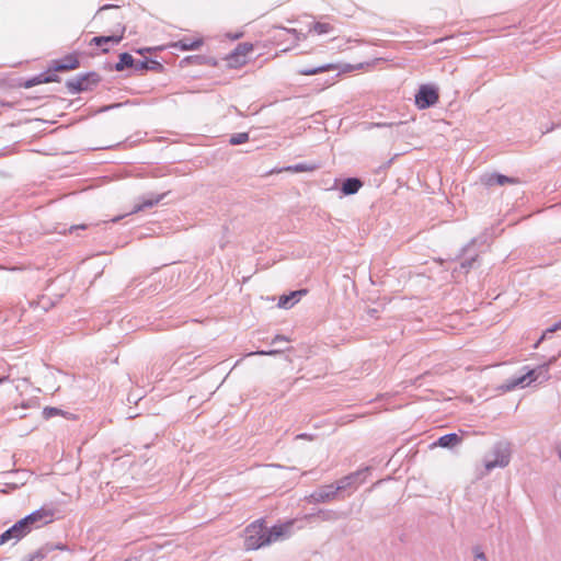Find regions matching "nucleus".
<instances>
[{
  "label": "nucleus",
  "mask_w": 561,
  "mask_h": 561,
  "mask_svg": "<svg viewBox=\"0 0 561 561\" xmlns=\"http://www.w3.org/2000/svg\"><path fill=\"white\" fill-rule=\"evenodd\" d=\"M14 525L16 526L20 536L23 538L32 531L30 524L24 519V517L18 520Z\"/></svg>",
  "instance_id": "7c9ffc66"
},
{
  "label": "nucleus",
  "mask_w": 561,
  "mask_h": 561,
  "mask_svg": "<svg viewBox=\"0 0 561 561\" xmlns=\"http://www.w3.org/2000/svg\"><path fill=\"white\" fill-rule=\"evenodd\" d=\"M8 541H9V539H8L7 535H5V533H2L0 535V546L5 543V542H8Z\"/></svg>",
  "instance_id": "a19ab883"
},
{
  "label": "nucleus",
  "mask_w": 561,
  "mask_h": 561,
  "mask_svg": "<svg viewBox=\"0 0 561 561\" xmlns=\"http://www.w3.org/2000/svg\"><path fill=\"white\" fill-rule=\"evenodd\" d=\"M339 488L336 484L323 485L316 490L311 495V501L314 503H324L333 500L337 494Z\"/></svg>",
  "instance_id": "4468645a"
},
{
  "label": "nucleus",
  "mask_w": 561,
  "mask_h": 561,
  "mask_svg": "<svg viewBox=\"0 0 561 561\" xmlns=\"http://www.w3.org/2000/svg\"><path fill=\"white\" fill-rule=\"evenodd\" d=\"M169 194V192H165V193H162V194H153V193H150L148 194L147 196H142L141 197V202L136 204L133 208V210L130 211V214H136V213H139V211H142L147 208H151L153 206H156L158 203H160L167 195Z\"/></svg>",
  "instance_id": "dca6fc26"
},
{
  "label": "nucleus",
  "mask_w": 561,
  "mask_h": 561,
  "mask_svg": "<svg viewBox=\"0 0 561 561\" xmlns=\"http://www.w3.org/2000/svg\"><path fill=\"white\" fill-rule=\"evenodd\" d=\"M369 471V467H366L364 469H359L355 472H352L342 479H340L335 484L339 488V491H345L352 486H356L357 484L362 483L365 478L366 473Z\"/></svg>",
  "instance_id": "9b49d317"
},
{
  "label": "nucleus",
  "mask_w": 561,
  "mask_h": 561,
  "mask_svg": "<svg viewBox=\"0 0 561 561\" xmlns=\"http://www.w3.org/2000/svg\"><path fill=\"white\" fill-rule=\"evenodd\" d=\"M318 516L323 520H336L339 518L337 512L332 510H320Z\"/></svg>",
  "instance_id": "473e14b6"
},
{
  "label": "nucleus",
  "mask_w": 561,
  "mask_h": 561,
  "mask_svg": "<svg viewBox=\"0 0 561 561\" xmlns=\"http://www.w3.org/2000/svg\"><path fill=\"white\" fill-rule=\"evenodd\" d=\"M462 440V437L456 433H448V434H445L443 436H440L437 442H436V445L437 446H440L443 448H453L457 445H459Z\"/></svg>",
  "instance_id": "b1692460"
},
{
  "label": "nucleus",
  "mask_w": 561,
  "mask_h": 561,
  "mask_svg": "<svg viewBox=\"0 0 561 561\" xmlns=\"http://www.w3.org/2000/svg\"><path fill=\"white\" fill-rule=\"evenodd\" d=\"M556 362H557V357L552 356L547 363H545L542 365H539L536 368L527 369V371H534L531 381L533 382L539 381L541 383L542 381L548 380L549 377H550L549 376V368Z\"/></svg>",
  "instance_id": "f3484780"
},
{
  "label": "nucleus",
  "mask_w": 561,
  "mask_h": 561,
  "mask_svg": "<svg viewBox=\"0 0 561 561\" xmlns=\"http://www.w3.org/2000/svg\"><path fill=\"white\" fill-rule=\"evenodd\" d=\"M121 219V217H116L113 219L114 222L118 221Z\"/></svg>",
  "instance_id": "09e8293b"
},
{
  "label": "nucleus",
  "mask_w": 561,
  "mask_h": 561,
  "mask_svg": "<svg viewBox=\"0 0 561 561\" xmlns=\"http://www.w3.org/2000/svg\"><path fill=\"white\" fill-rule=\"evenodd\" d=\"M289 350L288 347L286 348H283V347H276V348H273V350H268V351H257L255 354L257 355H266V356H274V355H277V354H280L285 351Z\"/></svg>",
  "instance_id": "f704fd0d"
},
{
  "label": "nucleus",
  "mask_w": 561,
  "mask_h": 561,
  "mask_svg": "<svg viewBox=\"0 0 561 561\" xmlns=\"http://www.w3.org/2000/svg\"><path fill=\"white\" fill-rule=\"evenodd\" d=\"M19 85L23 87L25 89H30V88H33V87L37 85V83H36L35 77H32V78L21 82Z\"/></svg>",
  "instance_id": "c9c22d12"
},
{
  "label": "nucleus",
  "mask_w": 561,
  "mask_h": 561,
  "mask_svg": "<svg viewBox=\"0 0 561 561\" xmlns=\"http://www.w3.org/2000/svg\"><path fill=\"white\" fill-rule=\"evenodd\" d=\"M79 229H81V230L87 229V225L71 226V227H70V229H69V231H70V232H73V231L79 230Z\"/></svg>",
  "instance_id": "ea45409f"
},
{
  "label": "nucleus",
  "mask_w": 561,
  "mask_h": 561,
  "mask_svg": "<svg viewBox=\"0 0 561 561\" xmlns=\"http://www.w3.org/2000/svg\"><path fill=\"white\" fill-rule=\"evenodd\" d=\"M202 45H203L202 38L191 39V38L184 37L182 39H179L178 42L171 43L169 46L172 48L182 50V51H187V50L198 49Z\"/></svg>",
  "instance_id": "6ab92c4d"
},
{
  "label": "nucleus",
  "mask_w": 561,
  "mask_h": 561,
  "mask_svg": "<svg viewBox=\"0 0 561 561\" xmlns=\"http://www.w3.org/2000/svg\"><path fill=\"white\" fill-rule=\"evenodd\" d=\"M5 380H8V377H5V376L0 377V385L3 383Z\"/></svg>",
  "instance_id": "a18cd8bd"
},
{
  "label": "nucleus",
  "mask_w": 561,
  "mask_h": 561,
  "mask_svg": "<svg viewBox=\"0 0 561 561\" xmlns=\"http://www.w3.org/2000/svg\"><path fill=\"white\" fill-rule=\"evenodd\" d=\"M476 561H488L486 556L479 548L473 549Z\"/></svg>",
  "instance_id": "4c0bfd02"
},
{
  "label": "nucleus",
  "mask_w": 561,
  "mask_h": 561,
  "mask_svg": "<svg viewBox=\"0 0 561 561\" xmlns=\"http://www.w3.org/2000/svg\"><path fill=\"white\" fill-rule=\"evenodd\" d=\"M289 342V339L285 335H276L272 342H271V345H277V343H288Z\"/></svg>",
  "instance_id": "e433bc0d"
},
{
  "label": "nucleus",
  "mask_w": 561,
  "mask_h": 561,
  "mask_svg": "<svg viewBox=\"0 0 561 561\" xmlns=\"http://www.w3.org/2000/svg\"><path fill=\"white\" fill-rule=\"evenodd\" d=\"M147 70H150V71H153V72H162L164 70V66L156 60V59H152V58H145L142 60H137V64H136V71H139V72H144V71H147Z\"/></svg>",
  "instance_id": "aec40b11"
},
{
  "label": "nucleus",
  "mask_w": 561,
  "mask_h": 561,
  "mask_svg": "<svg viewBox=\"0 0 561 561\" xmlns=\"http://www.w3.org/2000/svg\"><path fill=\"white\" fill-rule=\"evenodd\" d=\"M251 50H253V45L251 43L238 44L237 47L227 57L229 66L238 67L244 65L245 57Z\"/></svg>",
  "instance_id": "9d476101"
},
{
  "label": "nucleus",
  "mask_w": 561,
  "mask_h": 561,
  "mask_svg": "<svg viewBox=\"0 0 561 561\" xmlns=\"http://www.w3.org/2000/svg\"><path fill=\"white\" fill-rule=\"evenodd\" d=\"M320 168V164L313 162H300L297 164L285 167L280 172L301 173V172H313Z\"/></svg>",
  "instance_id": "5701e85b"
},
{
  "label": "nucleus",
  "mask_w": 561,
  "mask_h": 561,
  "mask_svg": "<svg viewBox=\"0 0 561 561\" xmlns=\"http://www.w3.org/2000/svg\"><path fill=\"white\" fill-rule=\"evenodd\" d=\"M117 106H119V104H112V105L105 106V107L103 108V111H107V110H110V108L117 107Z\"/></svg>",
  "instance_id": "37998d69"
},
{
  "label": "nucleus",
  "mask_w": 561,
  "mask_h": 561,
  "mask_svg": "<svg viewBox=\"0 0 561 561\" xmlns=\"http://www.w3.org/2000/svg\"><path fill=\"white\" fill-rule=\"evenodd\" d=\"M249 140V134L248 133H238V134H233L231 137H230V140L229 142L233 146H237V145H241V144H244Z\"/></svg>",
  "instance_id": "2f4dec72"
},
{
  "label": "nucleus",
  "mask_w": 561,
  "mask_h": 561,
  "mask_svg": "<svg viewBox=\"0 0 561 561\" xmlns=\"http://www.w3.org/2000/svg\"><path fill=\"white\" fill-rule=\"evenodd\" d=\"M105 11H112L108 15V20L114 22V26L108 30L110 35L94 36L90 41L91 46L101 47L102 54H107L108 48L104 47L106 44L117 45L124 38L126 26L124 24L125 16L123 15L118 5L105 4L101 7L94 15V20L103 19Z\"/></svg>",
  "instance_id": "f257e3e1"
},
{
  "label": "nucleus",
  "mask_w": 561,
  "mask_h": 561,
  "mask_svg": "<svg viewBox=\"0 0 561 561\" xmlns=\"http://www.w3.org/2000/svg\"><path fill=\"white\" fill-rule=\"evenodd\" d=\"M137 60L129 53H121L118 61L114 65V70L124 71L125 69L133 68L136 71Z\"/></svg>",
  "instance_id": "4be33fe9"
},
{
  "label": "nucleus",
  "mask_w": 561,
  "mask_h": 561,
  "mask_svg": "<svg viewBox=\"0 0 561 561\" xmlns=\"http://www.w3.org/2000/svg\"><path fill=\"white\" fill-rule=\"evenodd\" d=\"M297 438L306 439V438H310V436L308 434H299V435H297Z\"/></svg>",
  "instance_id": "79ce46f5"
},
{
  "label": "nucleus",
  "mask_w": 561,
  "mask_h": 561,
  "mask_svg": "<svg viewBox=\"0 0 561 561\" xmlns=\"http://www.w3.org/2000/svg\"><path fill=\"white\" fill-rule=\"evenodd\" d=\"M55 550L66 551L69 550L68 546L62 542H46L41 548H38L35 552L27 556L23 561H42L44 560L50 552Z\"/></svg>",
  "instance_id": "1a4fd4ad"
},
{
  "label": "nucleus",
  "mask_w": 561,
  "mask_h": 561,
  "mask_svg": "<svg viewBox=\"0 0 561 561\" xmlns=\"http://www.w3.org/2000/svg\"><path fill=\"white\" fill-rule=\"evenodd\" d=\"M162 47H154V48H151V47H144V48H139L137 49L136 51L140 55H145L147 53H151L152 50H161Z\"/></svg>",
  "instance_id": "58836bf2"
},
{
  "label": "nucleus",
  "mask_w": 561,
  "mask_h": 561,
  "mask_svg": "<svg viewBox=\"0 0 561 561\" xmlns=\"http://www.w3.org/2000/svg\"><path fill=\"white\" fill-rule=\"evenodd\" d=\"M36 79L37 84L42 83H51V82H60L61 78L55 72L54 70H50L49 67L46 71L41 72L37 76H34Z\"/></svg>",
  "instance_id": "393cba45"
},
{
  "label": "nucleus",
  "mask_w": 561,
  "mask_h": 561,
  "mask_svg": "<svg viewBox=\"0 0 561 561\" xmlns=\"http://www.w3.org/2000/svg\"><path fill=\"white\" fill-rule=\"evenodd\" d=\"M476 242L477 239H472L471 242L463 247L461 250L463 260L460 262V270L465 273H468L471 268H474L479 265V253L472 251Z\"/></svg>",
  "instance_id": "6e6552de"
},
{
  "label": "nucleus",
  "mask_w": 561,
  "mask_h": 561,
  "mask_svg": "<svg viewBox=\"0 0 561 561\" xmlns=\"http://www.w3.org/2000/svg\"><path fill=\"white\" fill-rule=\"evenodd\" d=\"M4 533L9 540H14L15 542H18L19 540H21L23 538L22 536H20V533L14 524L10 528H8Z\"/></svg>",
  "instance_id": "72a5a7b5"
},
{
  "label": "nucleus",
  "mask_w": 561,
  "mask_h": 561,
  "mask_svg": "<svg viewBox=\"0 0 561 561\" xmlns=\"http://www.w3.org/2000/svg\"><path fill=\"white\" fill-rule=\"evenodd\" d=\"M480 180H481V183L488 187L495 186V185L503 186L505 184H518L519 183V179H517V178L507 176V175L496 173V172L485 173L480 178Z\"/></svg>",
  "instance_id": "ddd939ff"
},
{
  "label": "nucleus",
  "mask_w": 561,
  "mask_h": 561,
  "mask_svg": "<svg viewBox=\"0 0 561 561\" xmlns=\"http://www.w3.org/2000/svg\"><path fill=\"white\" fill-rule=\"evenodd\" d=\"M80 67V60L77 53H71L62 58L54 59L49 64V69L55 72H67Z\"/></svg>",
  "instance_id": "423d86ee"
},
{
  "label": "nucleus",
  "mask_w": 561,
  "mask_h": 561,
  "mask_svg": "<svg viewBox=\"0 0 561 561\" xmlns=\"http://www.w3.org/2000/svg\"><path fill=\"white\" fill-rule=\"evenodd\" d=\"M333 30V26L330 23L316 22L313 23L310 32H314L319 35L330 33Z\"/></svg>",
  "instance_id": "c756f323"
},
{
  "label": "nucleus",
  "mask_w": 561,
  "mask_h": 561,
  "mask_svg": "<svg viewBox=\"0 0 561 561\" xmlns=\"http://www.w3.org/2000/svg\"><path fill=\"white\" fill-rule=\"evenodd\" d=\"M265 524L263 519H259L247 526L244 545L248 550H256L264 546L265 542Z\"/></svg>",
  "instance_id": "20e7f679"
},
{
  "label": "nucleus",
  "mask_w": 561,
  "mask_h": 561,
  "mask_svg": "<svg viewBox=\"0 0 561 561\" xmlns=\"http://www.w3.org/2000/svg\"><path fill=\"white\" fill-rule=\"evenodd\" d=\"M294 522L291 520L280 525H274L271 528L265 526V542L270 545L272 542L288 538L291 534Z\"/></svg>",
  "instance_id": "0eeeda50"
},
{
  "label": "nucleus",
  "mask_w": 561,
  "mask_h": 561,
  "mask_svg": "<svg viewBox=\"0 0 561 561\" xmlns=\"http://www.w3.org/2000/svg\"><path fill=\"white\" fill-rule=\"evenodd\" d=\"M561 330V319L556 321L551 327H549L548 329H546L542 334L540 335V337L537 340V342L534 344V348H538L539 345L546 340L549 337L550 334L554 333V332H558Z\"/></svg>",
  "instance_id": "cd10ccee"
},
{
  "label": "nucleus",
  "mask_w": 561,
  "mask_h": 561,
  "mask_svg": "<svg viewBox=\"0 0 561 561\" xmlns=\"http://www.w3.org/2000/svg\"><path fill=\"white\" fill-rule=\"evenodd\" d=\"M554 127H556V126H554V124H552L550 127H548V128H547L545 131H542V133H543V134H546V133H550V131H552V130L554 129Z\"/></svg>",
  "instance_id": "c03bdc74"
},
{
  "label": "nucleus",
  "mask_w": 561,
  "mask_h": 561,
  "mask_svg": "<svg viewBox=\"0 0 561 561\" xmlns=\"http://www.w3.org/2000/svg\"><path fill=\"white\" fill-rule=\"evenodd\" d=\"M102 81L100 73L90 71L85 73H79L72 79L66 81V88L70 94H80L84 92L93 91Z\"/></svg>",
  "instance_id": "7ed1b4c3"
},
{
  "label": "nucleus",
  "mask_w": 561,
  "mask_h": 561,
  "mask_svg": "<svg viewBox=\"0 0 561 561\" xmlns=\"http://www.w3.org/2000/svg\"><path fill=\"white\" fill-rule=\"evenodd\" d=\"M306 294V289L290 291L289 294L279 297L277 306L279 308L289 309L294 307L300 300L301 296Z\"/></svg>",
  "instance_id": "a211bd4d"
},
{
  "label": "nucleus",
  "mask_w": 561,
  "mask_h": 561,
  "mask_svg": "<svg viewBox=\"0 0 561 561\" xmlns=\"http://www.w3.org/2000/svg\"><path fill=\"white\" fill-rule=\"evenodd\" d=\"M363 186V182L358 178H346L342 181L341 192L343 195H353L356 194L359 188Z\"/></svg>",
  "instance_id": "412c9836"
},
{
  "label": "nucleus",
  "mask_w": 561,
  "mask_h": 561,
  "mask_svg": "<svg viewBox=\"0 0 561 561\" xmlns=\"http://www.w3.org/2000/svg\"><path fill=\"white\" fill-rule=\"evenodd\" d=\"M125 561H138L136 558H129V559H126Z\"/></svg>",
  "instance_id": "de8ad7c7"
},
{
  "label": "nucleus",
  "mask_w": 561,
  "mask_h": 561,
  "mask_svg": "<svg viewBox=\"0 0 561 561\" xmlns=\"http://www.w3.org/2000/svg\"><path fill=\"white\" fill-rule=\"evenodd\" d=\"M53 515L54 513L51 510L42 507L26 515L24 519L30 524L31 529H33L50 523L53 520Z\"/></svg>",
  "instance_id": "f8f14e48"
},
{
  "label": "nucleus",
  "mask_w": 561,
  "mask_h": 561,
  "mask_svg": "<svg viewBox=\"0 0 561 561\" xmlns=\"http://www.w3.org/2000/svg\"><path fill=\"white\" fill-rule=\"evenodd\" d=\"M533 375H534V371H526L525 374H523L518 377H513V378L506 380V382H504L500 387V389H502L505 392H508V391L514 390L517 387L524 388L526 386H529L530 383H533V381H531Z\"/></svg>",
  "instance_id": "2eb2a0df"
},
{
  "label": "nucleus",
  "mask_w": 561,
  "mask_h": 561,
  "mask_svg": "<svg viewBox=\"0 0 561 561\" xmlns=\"http://www.w3.org/2000/svg\"><path fill=\"white\" fill-rule=\"evenodd\" d=\"M439 100V90L433 84H422L414 96L417 108L425 110L437 104Z\"/></svg>",
  "instance_id": "39448f33"
},
{
  "label": "nucleus",
  "mask_w": 561,
  "mask_h": 561,
  "mask_svg": "<svg viewBox=\"0 0 561 561\" xmlns=\"http://www.w3.org/2000/svg\"><path fill=\"white\" fill-rule=\"evenodd\" d=\"M182 62H194L197 65H208V66H216L217 62L213 57H206V56H187L185 57Z\"/></svg>",
  "instance_id": "bb28decb"
},
{
  "label": "nucleus",
  "mask_w": 561,
  "mask_h": 561,
  "mask_svg": "<svg viewBox=\"0 0 561 561\" xmlns=\"http://www.w3.org/2000/svg\"><path fill=\"white\" fill-rule=\"evenodd\" d=\"M511 457L512 447L508 442L500 440L495 443L484 458L485 471L480 474V478L488 474L494 468H505L508 466Z\"/></svg>",
  "instance_id": "f03ea898"
},
{
  "label": "nucleus",
  "mask_w": 561,
  "mask_h": 561,
  "mask_svg": "<svg viewBox=\"0 0 561 561\" xmlns=\"http://www.w3.org/2000/svg\"><path fill=\"white\" fill-rule=\"evenodd\" d=\"M386 125H387V124H385V123H377V124H376V126H378V127L386 126Z\"/></svg>",
  "instance_id": "49530a36"
},
{
  "label": "nucleus",
  "mask_w": 561,
  "mask_h": 561,
  "mask_svg": "<svg viewBox=\"0 0 561 561\" xmlns=\"http://www.w3.org/2000/svg\"><path fill=\"white\" fill-rule=\"evenodd\" d=\"M329 70H336V66L333 64H325L314 68H302L298 71V73L302 76H313Z\"/></svg>",
  "instance_id": "a878e982"
},
{
  "label": "nucleus",
  "mask_w": 561,
  "mask_h": 561,
  "mask_svg": "<svg viewBox=\"0 0 561 561\" xmlns=\"http://www.w3.org/2000/svg\"><path fill=\"white\" fill-rule=\"evenodd\" d=\"M57 415H62L67 419H70V417H75L72 414L68 413V412H65L58 408H55V407H46L44 408L43 410V416L44 419L46 420H49L54 416H57Z\"/></svg>",
  "instance_id": "c85d7f7f"
}]
</instances>
